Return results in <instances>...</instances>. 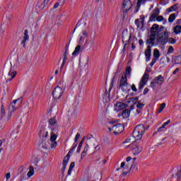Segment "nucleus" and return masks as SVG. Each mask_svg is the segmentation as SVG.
<instances>
[{
    "label": "nucleus",
    "mask_w": 181,
    "mask_h": 181,
    "mask_svg": "<svg viewBox=\"0 0 181 181\" xmlns=\"http://www.w3.org/2000/svg\"><path fill=\"white\" fill-rule=\"evenodd\" d=\"M165 131V127L163 126L159 127L158 129V130L153 133V136L156 135V134H158V132H163Z\"/></svg>",
    "instance_id": "40"
},
{
    "label": "nucleus",
    "mask_w": 181,
    "mask_h": 181,
    "mask_svg": "<svg viewBox=\"0 0 181 181\" xmlns=\"http://www.w3.org/2000/svg\"><path fill=\"white\" fill-rule=\"evenodd\" d=\"M172 62H173V63H175V64H181V54H179L177 56H173Z\"/></svg>",
    "instance_id": "22"
},
{
    "label": "nucleus",
    "mask_w": 181,
    "mask_h": 181,
    "mask_svg": "<svg viewBox=\"0 0 181 181\" xmlns=\"http://www.w3.org/2000/svg\"><path fill=\"white\" fill-rule=\"evenodd\" d=\"M144 107H145V104L141 103V102L139 101L136 105V107L138 108V110H142Z\"/></svg>",
    "instance_id": "42"
},
{
    "label": "nucleus",
    "mask_w": 181,
    "mask_h": 181,
    "mask_svg": "<svg viewBox=\"0 0 181 181\" xmlns=\"http://www.w3.org/2000/svg\"><path fill=\"white\" fill-rule=\"evenodd\" d=\"M85 39H86V37L81 36L79 38L78 45H83V43H84Z\"/></svg>",
    "instance_id": "48"
},
{
    "label": "nucleus",
    "mask_w": 181,
    "mask_h": 181,
    "mask_svg": "<svg viewBox=\"0 0 181 181\" xmlns=\"http://www.w3.org/2000/svg\"><path fill=\"white\" fill-rule=\"evenodd\" d=\"M33 175H35V168H33V166L31 165L30 166L29 171L27 173V176L29 178V177H32Z\"/></svg>",
    "instance_id": "28"
},
{
    "label": "nucleus",
    "mask_w": 181,
    "mask_h": 181,
    "mask_svg": "<svg viewBox=\"0 0 181 181\" xmlns=\"http://www.w3.org/2000/svg\"><path fill=\"white\" fill-rule=\"evenodd\" d=\"M158 30V24H153L151 28V34L148 39L146 40V45L150 46V49H152L153 46H155V40L156 39V31Z\"/></svg>",
    "instance_id": "1"
},
{
    "label": "nucleus",
    "mask_w": 181,
    "mask_h": 181,
    "mask_svg": "<svg viewBox=\"0 0 181 181\" xmlns=\"http://www.w3.org/2000/svg\"><path fill=\"white\" fill-rule=\"evenodd\" d=\"M156 18V20L158 21V22H162V21H165V18L162 16H158Z\"/></svg>",
    "instance_id": "50"
},
{
    "label": "nucleus",
    "mask_w": 181,
    "mask_h": 181,
    "mask_svg": "<svg viewBox=\"0 0 181 181\" xmlns=\"http://www.w3.org/2000/svg\"><path fill=\"white\" fill-rule=\"evenodd\" d=\"M168 43H171V45H175V43H176V40H175L173 37H170V38L168 37Z\"/></svg>",
    "instance_id": "44"
},
{
    "label": "nucleus",
    "mask_w": 181,
    "mask_h": 181,
    "mask_svg": "<svg viewBox=\"0 0 181 181\" xmlns=\"http://www.w3.org/2000/svg\"><path fill=\"white\" fill-rule=\"evenodd\" d=\"M157 85L158 83L155 79L151 83V87L153 88V90H155V88H156Z\"/></svg>",
    "instance_id": "43"
},
{
    "label": "nucleus",
    "mask_w": 181,
    "mask_h": 181,
    "mask_svg": "<svg viewBox=\"0 0 181 181\" xmlns=\"http://www.w3.org/2000/svg\"><path fill=\"white\" fill-rule=\"evenodd\" d=\"M174 33H175L176 35H179V33H181V25H176V26L174 28Z\"/></svg>",
    "instance_id": "34"
},
{
    "label": "nucleus",
    "mask_w": 181,
    "mask_h": 181,
    "mask_svg": "<svg viewBox=\"0 0 181 181\" xmlns=\"http://www.w3.org/2000/svg\"><path fill=\"white\" fill-rule=\"evenodd\" d=\"M48 122L52 130H53V128H54V129H59V126H57V121H56V117L49 119Z\"/></svg>",
    "instance_id": "14"
},
{
    "label": "nucleus",
    "mask_w": 181,
    "mask_h": 181,
    "mask_svg": "<svg viewBox=\"0 0 181 181\" xmlns=\"http://www.w3.org/2000/svg\"><path fill=\"white\" fill-rule=\"evenodd\" d=\"M131 36H132V35L129 34L128 40H125V37H124V35H122V42H123V43H125L124 45L123 50H125L127 45H128V43H129V40H131Z\"/></svg>",
    "instance_id": "26"
},
{
    "label": "nucleus",
    "mask_w": 181,
    "mask_h": 181,
    "mask_svg": "<svg viewBox=\"0 0 181 181\" xmlns=\"http://www.w3.org/2000/svg\"><path fill=\"white\" fill-rule=\"evenodd\" d=\"M88 151V144H86L84 146L83 152L87 153Z\"/></svg>",
    "instance_id": "62"
},
{
    "label": "nucleus",
    "mask_w": 181,
    "mask_h": 181,
    "mask_svg": "<svg viewBox=\"0 0 181 181\" xmlns=\"http://www.w3.org/2000/svg\"><path fill=\"white\" fill-rule=\"evenodd\" d=\"M14 100L16 101V108L18 110V108H19L22 105V103L23 102V98L21 97Z\"/></svg>",
    "instance_id": "27"
},
{
    "label": "nucleus",
    "mask_w": 181,
    "mask_h": 181,
    "mask_svg": "<svg viewBox=\"0 0 181 181\" xmlns=\"http://www.w3.org/2000/svg\"><path fill=\"white\" fill-rule=\"evenodd\" d=\"M144 132L145 126L139 124L134 128V130L133 131V136H134V138H136V141H138V139H141V138H142Z\"/></svg>",
    "instance_id": "2"
},
{
    "label": "nucleus",
    "mask_w": 181,
    "mask_h": 181,
    "mask_svg": "<svg viewBox=\"0 0 181 181\" xmlns=\"http://www.w3.org/2000/svg\"><path fill=\"white\" fill-rule=\"evenodd\" d=\"M81 52V45H77L72 53V56H78Z\"/></svg>",
    "instance_id": "24"
},
{
    "label": "nucleus",
    "mask_w": 181,
    "mask_h": 181,
    "mask_svg": "<svg viewBox=\"0 0 181 181\" xmlns=\"http://www.w3.org/2000/svg\"><path fill=\"white\" fill-rule=\"evenodd\" d=\"M125 162H122L120 165V168H118L116 169L117 172H118V170H119V169H124L125 168Z\"/></svg>",
    "instance_id": "51"
},
{
    "label": "nucleus",
    "mask_w": 181,
    "mask_h": 181,
    "mask_svg": "<svg viewBox=\"0 0 181 181\" xmlns=\"http://www.w3.org/2000/svg\"><path fill=\"white\" fill-rule=\"evenodd\" d=\"M142 144V141L139 140V141H136L135 143L132 144V151L134 156H136V155H139V153L142 152V150L144 149Z\"/></svg>",
    "instance_id": "3"
},
{
    "label": "nucleus",
    "mask_w": 181,
    "mask_h": 181,
    "mask_svg": "<svg viewBox=\"0 0 181 181\" xmlns=\"http://www.w3.org/2000/svg\"><path fill=\"white\" fill-rule=\"evenodd\" d=\"M6 115V111H5V106L1 105V119H4V117Z\"/></svg>",
    "instance_id": "30"
},
{
    "label": "nucleus",
    "mask_w": 181,
    "mask_h": 181,
    "mask_svg": "<svg viewBox=\"0 0 181 181\" xmlns=\"http://www.w3.org/2000/svg\"><path fill=\"white\" fill-rule=\"evenodd\" d=\"M145 56L146 62H149V60H151V57L152 56V48H151V46H147L145 51Z\"/></svg>",
    "instance_id": "17"
},
{
    "label": "nucleus",
    "mask_w": 181,
    "mask_h": 181,
    "mask_svg": "<svg viewBox=\"0 0 181 181\" xmlns=\"http://www.w3.org/2000/svg\"><path fill=\"white\" fill-rule=\"evenodd\" d=\"M63 93H64L63 88H60L59 86L55 87V88L52 91V97L54 100H60V98L63 95Z\"/></svg>",
    "instance_id": "6"
},
{
    "label": "nucleus",
    "mask_w": 181,
    "mask_h": 181,
    "mask_svg": "<svg viewBox=\"0 0 181 181\" xmlns=\"http://www.w3.org/2000/svg\"><path fill=\"white\" fill-rule=\"evenodd\" d=\"M132 71V69L131 68V66H127L126 71H125L126 76H131Z\"/></svg>",
    "instance_id": "36"
},
{
    "label": "nucleus",
    "mask_w": 181,
    "mask_h": 181,
    "mask_svg": "<svg viewBox=\"0 0 181 181\" xmlns=\"http://www.w3.org/2000/svg\"><path fill=\"white\" fill-rule=\"evenodd\" d=\"M4 18L8 21V22H11V19H12V14L10 13L6 12L4 15Z\"/></svg>",
    "instance_id": "31"
},
{
    "label": "nucleus",
    "mask_w": 181,
    "mask_h": 181,
    "mask_svg": "<svg viewBox=\"0 0 181 181\" xmlns=\"http://www.w3.org/2000/svg\"><path fill=\"white\" fill-rule=\"evenodd\" d=\"M52 142L50 145L51 148H56V146H57V142L56 141H51Z\"/></svg>",
    "instance_id": "54"
},
{
    "label": "nucleus",
    "mask_w": 181,
    "mask_h": 181,
    "mask_svg": "<svg viewBox=\"0 0 181 181\" xmlns=\"http://www.w3.org/2000/svg\"><path fill=\"white\" fill-rule=\"evenodd\" d=\"M156 35L159 37L165 36V37H169V33H168V30L165 28L164 26L161 25L159 28V25H158V29L156 30Z\"/></svg>",
    "instance_id": "9"
},
{
    "label": "nucleus",
    "mask_w": 181,
    "mask_h": 181,
    "mask_svg": "<svg viewBox=\"0 0 181 181\" xmlns=\"http://www.w3.org/2000/svg\"><path fill=\"white\" fill-rule=\"evenodd\" d=\"M141 28H144L145 26V17H141Z\"/></svg>",
    "instance_id": "53"
},
{
    "label": "nucleus",
    "mask_w": 181,
    "mask_h": 181,
    "mask_svg": "<svg viewBox=\"0 0 181 181\" xmlns=\"http://www.w3.org/2000/svg\"><path fill=\"white\" fill-rule=\"evenodd\" d=\"M153 57L156 59V60H159V57H160V52H159V49H154Z\"/></svg>",
    "instance_id": "29"
},
{
    "label": "nucleus",
    "mask_w": 181,
    "mask_h": 181,
    "mask_svg": "<svg viewBox=\"0 0 181 181\" xmlns=\"http://www.w3.org/2000/svg\"><path fill=\"white\" fill-rule=\"evenodd\" d=\"M5 176L6 180H8V179H11V173H7Z\"/></svg>",
    "instance_id": "63"
},
{
    "label": "nucleus",
    "mask_w": 181,
    "mask_h": 181,
    "mask_svg": "<svg viewBox=\"0 0 181 181\" xmlns=\"http://www.w3.org/2000/svg\"><path fill=\"white\" fill-rule=\"evenodd\" d=\"M40 138H42V141H45L47 136H49V132L41 129L39 133Z\"/></svg>",
    "instance_id": "21"
},
{
    "label": "nucleus",
    "mask_w": 181,
    "mask_h": 181,
    "mask_svg": "<svg viewBox=\"0 0 181 181\" xmlns=\"http://www.w3.org/2000/svg\"><path fill=\"white\" fill-rule=\"evenodd\" d=\"M173 52H175V49H173V46H170L168 47V52H167V54H170V53H172Z\"/></svg>",
    "instance_id": "45"
},
{
    "label": "nucleus",
    "mask_w": 181,
    "mask_h": 181,
    "mask_svg": "<svg viewBox=\"0 0 181 181\" xmlns=\"http://www.w3.org/2000/svg\"><path fill=\"white\" fill-rule=\"evenodd\" d=\"M16 71H15V69H13V68H12V66L11 67L8 75L6 76V83H9L11 81H12V80H13V78H15V77H16Z\"/></svg>",
    "instance_id": "10"
},
{
    "label": "nucleus",
    "mask_w": 181,
    "mask_h": 181,
    "mask_svg": "<svg viewBox=\"0 0 181 181\" xmlns=\"http://www.w3.org/2000/svg\"><path fill=\"white\" fill-rule=\"evenodd\" d=\"M87 156V153L83 151L81 154V159H83V158H86Z\"/></svg>",
    "instance_id": "60"
},
{
    "label": "nucleus",
    "mask_w": 181,
    "mask_h": 181,
    "mask_svg": "<svg viewBox=\"0 0 181 181\" xmlns=\"http://www.w3.org/2000/svg\"><path fill=\"white\" fill-rule=\"evenodd\" d=\"M17 100H13L10 105L8 106V112L7 116L5 117L4 121L8 122L11 121V118H12V114L16 111V103Z\"/></svg>",
    "instance_id": "4"
},
{
    "label": "nucleus",
    "mask_w": 181,
    "mask_h": 181,
    "mask_svg": "<svg viewBox=\"0 0 181 181\" xmlns=\"http://www.w3.org/2000/svg\"><path fill=\"white\" fill-rule=\"evenodd\" d=\"M76 148H77V144H74V146L69 150V153H73Z\"/></svg>",
    "instance_id": "47"
},
{
    "label": "nucleus",
    "mask_w": 181,
    "mask_h": 181,
    "mask_svg": "<svg viewBox=\"0 0 181 181\" xmlns=\"http://www.w3.org/2000/svg\"><path fill=\"white\" fill-rule=\"evenodd\" d=\"M75 163L74 162H72L71 163L70 165H69V169H74V166H75Z\"/></svg>",
    "instance_id": "64"
},
{
    "label": "nucleus",
    "mask_w": 181,
    "mask_h": 181,
    "mask_svg": "<svg viewBox=\"0 0 181 181\" xmlns=\"http://www.w3.org/2000/svg\"><path fill=\"white\" fill-rule=\"evenodd\" d=\"M168 37H165L164 35H161V36L158 37V42L162 46H165V45H166V43H168Z\"/></svg>",
    "instance_id": "19"
},
{
    "label": "nucleus",
    "mask_w": 181,
    "mask_h": 181,
    "mask_svg": "<svg viewBox=\"0 0 181 181\" xmlns=\"http://www.w3.org/2000/svg\"><path fill=\"white\" fill-rule=\"evenodd\" d=\"M154 81H156V82H157V84L158 86H161V84H163V81H165V78H163V76H162V75H159L158 76H157L154 78Z\"/></svg>",
    "instance_id": "23"
},
{
    "label": "nucleus",
    "mask_w": 181,
    "mask_h": 181,
    "mask_svg": "<svg viewBox=\"0 0 181 181\" xmlns=\"http://www.w3.org/2000/svg\"><path fill=\"white\" fill-rule=\"evenodd\" d=\"M28 30H25V32H24V37H23V39H24V43H25V42L29 40V35H28Z\"/></svg>",
    "instance_id": "37"
},
{
    "label": "nucleus",
    "mask_w": 181,
    "mask_h": 181,
    "mask_svg": "<svg viewBox=\"0 0 181 181\" xmlns=\"http://www.w3.org/2000/svg\"><path fill=\"white\" fill-rule=\"evenodd\" d=\"M177 4H175L167 9L168 12H175V11H177Z\"/></svg>",
    "instance_id": "35"
},
{
    "label": "nucleus",
    "mask_w": 181,
    "mask_h": 181,
    "mask_svg": "<svg viewBox=\"0 0 181 181\" xmlns=\"http://www.w3.org/2000/svg\"><path fill=\"white\" fill-rule=\"evenodd\" d=\"M84 141H86V137H83V139H82L81 141H80L78 146H83V144H84Z\"/></svg>",
    "instance_id": "59"
},
{
    "label": "nucleus",
    "mask_w": 181,
    "mask_h": 181,
    "mask_svg": "<svg viewBox=\"0 0 181 181\" xmlns=\"http://www.w3.org/2000/svg\"><path fill=\"white\" fill-rule=\"evenodd\" d=\"M138 100H139V97H134V98H130V101H132V103H136L138 102Z\"/></svg>",
    "instance_id": "52"
},
{
    "label": "nucleus",
    "mask_w": 181,
    "mask_h": 181,
    "mask_svg": "<svg viewBox=\"0 0 181 181\" xmlns=\"http://www.w3.org/2000/svg\"><path fill=\"white\" fill-rule=\"evenodd\" d=\"M127 107H128V105L122 102H117L115 105V110L117 112L122 111V110H124V108H127Z\"/></svg>",
    "instance_id": "12"
},
{
    "label": "nucleus",
    "mask_w": 181,
    "mask_h": 181,
    "mask_svg": "<svg viewBox=\"0 0 181 181\" xmlns=\"http://www.w3.org/2000/svg\"><path fill=\"white\" fill-rule=\"evenodd\" d=\"M82 35H83V36H84L83 37H87L88 36V34L87 33V30H83L82 31Z\"/></svg>",
    "instance_id": "56"
},
{
    "label": "nucleus",
    "mask_w": 181,
    "mask_h": 181,
    "mask_svg": "<svg viewBox=\"0 0 181 181\" xmlns=\"http://www.w3.org/2000/svg\"><path fill=\"white\" fill-rule=\"evenodd\" d=\"M175 19H176V14L172 13L171 15H170V16L168 18V22L170 23H173V22L175 21Z\"/></svg>",
    "instance_id": "32"
},
{
    "label": "nucleus",
    "mask_w": 181,
    "mask_h": 181,
    "mask_svg": "<svg viewBox=\"0 0 181 181\" xmlns=\"http://www.w3.org/2000/svg\"><path fill=\"white\" fill-rule=\"evenodd\" d=\"M80 136H81L80 134L77 133L76 136H75V140H74L75 142H77V141H78V139H80Z\"/></svg>",
    "instance_id": "58"
},
{
    "label": "nucleus",
    "mask_w": 181,
    "mask_h": 181,
    "mask_svg": "<svg viewBox=\"0 0 181 181\" xmlns=\"http://www.w3.org/2000/svg\"><path fill=\"white\" fill-rule=\"evenodd\" d=\"M176 176H177V180H180L181 179V167L180 170L177 171V173H176Z\"/></svg>",
    "instance_id": "49"
},
{
    "label": "nucleus",
    "mask_w": 181,
    "mask_h": 181,
    "mask_svg": "<svg viewBox=\"0 0 181 181\" xmlns=\"http://www.w3.org/2000/svg\"><path fill=\"white\" fill-rule=\"evenodd\" d=\"M140 23L141 21H139V19L137 18L135 20V25H136L137 29H139V28H141Z\"/></svg>",
    "instance_id": "46"
},
{
    "label": "nucleus",
    "mask_w": 181,
    "mask_h": 181,
    "mask_svg": "<svg viewBox=\"0 0 181 181\" xmlns=\"http://www.w3.org/2000/svg\"><path fill=\"white\" fill-rule=\"evenodd\" d=\"M67 56H69V47L68 45H66L65 52L64 53V59H63L61 69H63V66H64V64H66V62L67 61V59H68Z\"/></svg>",
    "instance_id": "18"
},
{
    "label": "nucleus",
    "mask_w": 181,
    "mask_h": 181,
    "mask_svg": "<svg viewBox=\"0 0 181 181\" xmlns=\"http://www.w3.org/2000/svg\"><path fill=\"white\" fill-rule=\"evenodd\" d=\"M124 126L122 124L119 123L117 124H115L114 126H112V127L109 128V131H112L113 134H115V135H118L119 134H121L122 132H124Z\"/></svg>",
    "instance_id": "5"
},
{
    "label": "nucleus",
    "mask_w": 181,
    "mask_h": 181,
    "mask_svg": "<svg viewBox=\"0 0 181 181\" xmlns=\"http://www.w3.org/2000/svg\"><path fill=\"white\" fill-rule=\"evenodd\" d=\"M131 114V111L128 109H125L124 110L122 111V117L123 118H129V115Z\"/></svg>",
    "instance_id": "25"
},
{
    "label": "nucleus",
    "mask_w": 181,
    "mask_h": 181,
    "mask_svg": "<svg viewBox=\"0 0 181 181\" xmlns=\"http://www.w3.org/2000/svg\"><path fill=\"white\" fill-rule=\"evenodd\" d=\"M166 107V103H163L160 105V109L158 110V114H160Z\"/></svg>",
    "instance_id": "39"
},
{
    "label": "nucleus",
    "mask_w": 181,
    "mask_h": 181,
    "mask_svg": "<svg viewBox=\"0 0 181 181\" xmlns=\"http://www.w3.org/2000/svg\"><path fill=\"white\" fill-rule=\"evenodd\" d=\"M131 8H132V3L131 2V0H124L123 9L124 12H128Z\"/></svg>",
    "instance_id": "15"
},
{
    "label": "nucleus",
    "mask_w": 181,
    "mask_h": 181,
    "mask_svg": "<svg viewBox=\"0 0 181 181\" xmlns=\"http://www.w3.org/2000/svg\"><path fill=\"white\" fill-rule=\"evenodd\" d=\"M146 1H151V0H137V6L138 8H140L142 4H145Z\"/></svg>",
    "instance_id": "41"
},
{
    "label": "nucleus",
    "mask_w": 181,
    "mask_h": 181,
    "mask_svg": "<svg viewBox=\"0 0 181 181\" xmlns=\"http://www.w3.org/2000/svg\"><path fill=\"white\" fill-rule=\"evenodd\" d=\"M119 88H121L122 91H127L128 90V78H127V75L124 76V75L122 76Z\"/></svg>",
    "instance_id": "8"
},
{
    "label": "nucleus",
    "mask_w": 181,
    "mask_h": 181,
    "mask_svg": "<svg viewBox=\"0 0 181 181\" xmlns=\"http://www.w3.org/2000/svg\"><path fill=\"white\" fill-rule=\"evenodd\" d=\"M52 132H51L50 141L54 142L57 139V135H59V129L52 128Z\"/></svg>",
    "instance_id": "16"
},
{
    "label": "nucleus",
    "mask_w": 181,
    "mask_h": 181,
    "mask_svg": "<svg viewBox=\"0 0 181 181\" xmlns=\"http://www.w3.org/2000/svg\"><path fill=\"white\" fill-rule=\"evenodd\" d=\"M131 169H136V170H138V167H135L134 164H132L131 166H129V165H126L123 168V171H122L123 176H127V175H128V173L131 172Z\"/></svg>",
    "instance_id": "11"
},
{
    "label": "nucleus",
    "mask_w": 181,
    "mask_h": 181,
    "mask_svg": "<svg viewBox=\"0 0 181 181\" xmlns=\"http://www.w3.org/2000/svg\"><path fill=\"white\" fill-rule=\"evenodd\" d=\"M132 90L134 93H136V91H138V89L136 88V86H135V84H132Z\"/></svg>",
    "instance_id": "55"
},
{
    "label": "nucleus",
    "mask_w": 181,
    "mask_h": 181,
    "mask_svg": "<svg viewBox=\"0 0 181 181\" xmlns=\"http://www.w3.org/2000/svg\"><path fill=\"white\" fill-rule=\"evenodd\" d=\"M159 13H160V10H159L158 8H156L153 11L152 15L150 16V21H155V19H156V17L158 16V15H159Z\"/></svg>",
    "instance_id": "20"
},
{
    "label": "nucleus",
    "mask_w": 181,
    "mask_h": 181,
    "mask_svg": "<svg viewBox=\"0 0 181 181\" xmlns=\"http://www.w3.org/2000/svg\"><path fill=\"white\" fill-rule=\"evenodd\" d=\"M110 92H108V90H105V95H104V97H107V98H110Z\"/></svg>",
    "instance_id": "61"
},
{
    "label": "nucleus",
    "mask_w": 181,
    "mask_h": 181,
    "mask_svg": "<svg viewBox=\"0 0 181 181\" xmlns=\"http://www.w3.org/2000/svg\"><path fill=\"white\" fill-rule=\"evenodd\" d=\"M117 77V72L115 73V76L114 77L112 78V82H111V84H110V90L109 91H111V90H112V87L114 86V81H115V78Z\"/></svg>",
    "instance_id": "38"
},
{
    "label": "nucleus",
    "mask_w": 181,
    "mask_h": 181,
    "mask_svg": "<svg viewBox=\"0 0 181 181\" xmlns=\"http://www.w3.org/2000/svg\"><path fill=\"white\" fill-rule=\"evenodd\" d=\"M169 124H170V119H169V120H168L167 122H164L162 126H163L164 128H166V125H169Z\"/></svg>",
    "instance_id": "57"
},
{
    "label": "nucleus",
    "mask_w": 181,
    "mask_h": 181,
    "mask_svg": "<svg viewBox=\"0 0 181 181\" xmlns=\"http://www.w3.org/2000/svg\"><path fill=\"white\" fill-rule=\"evenodd\" d=\"M69 159H70V153H68V154L64 158V160L62 162V175H64V172L66 170L67 164L69 163Z\"/></svg>",
    "instance_id": "13"
},
{
    "label": "nucleus",
    "mask_w": 181,
    "mask_h": 181,
    "mask_svg": "<svg viewBox=\"0 0 181 181\" xmlns=\"http://www.w3.org/2000/svg\"><path fill=\"white\" fill-rule=\"evenodd\" d=\"M49 1L50 0H44V1L40 4V9H45V8H46V6L47 5V4H49Z\"/></svg>",
    "instance_id": "33"
},
{
    "label": "nucleus",
    "mask_w": 181,
    "mask_h": 181,
    "mask_svg": "<svg viewBox=\"0 0 181 181\" xmlns=\"http://www.w3.org/2000/svg\"><path fill=\"white\" fill-rule=\"evenodd\" d=\"M148 80H149V74L144 73L143 76L141 78V81L139 82V91L141 93L142 90L144 89V87L146 85V83H148Z\"/></svg>",
    "instance_id": "7"
}]
</instances>
